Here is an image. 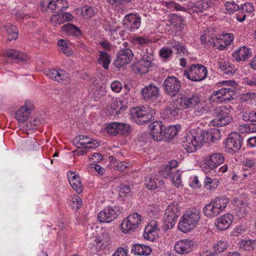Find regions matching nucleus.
<instances>
[{
  "label": "nucleus",
  "mask_w": 256,
  "mask_h": 256,
  "mask_svg": "<svg viewBox=\"0 0 256 256\" xmlns=\"http://www.w3.org/2000/svg\"><path fill=\"white\" fill-rule=\"evenodd\" d=\"M152 56H150L149 60H146L142 58L139 61L138 63L136 65V70L137 72L140 74H146L148 72L150 68L153 64L152 62Z\"/></svg>",
  "instance_id": "473e14b6"
},
{
  "label": "nucleus",
  "mask_w": 256,
  "mask_h": 256,
  "mask_svg": "<svg viewBox=\"0 0 256 256\" xmlns=\"http://www.w3.org/2000/svg\"><path fill=\"white\" fill-rule=\"evenodd\" d=\"M68 178L70 184L78 193L82 191V185L80 176L74 172H70L68 173Z\"/></svg>",
  "instance_id": "c85d7f7f"
},
{
  "label": "nucleus",
  "mask_w": 256,
  "mask_h": 256,
  "mask_svg": "<svg viewBox=\"0 0 256 256\" xmlns=\"http://www.w3.org/2000/svg\"><path fill=\"white\" fill-rule=\"evenodd\" d=\"M166 92L171 96H174L179 92L181 88L180 80L174 76H168L164 82Z\"/></svg>",
  "instance_id": "2eb2a0df"
},
{
  "label": "nucleus",
  "mask_w": 256,
  "mask_h": 256,
  "mask_svg": "<svg viewBox=\"0 0 256 256\" xmlns=\"http://www.w3.org/2000/svg\"><path fill=\"white\" fill-rule=\"evenodd\" d=\"M130 192L131 190L129 186L122 185L119 191V196L121 198H124L130 195Z\"/></svg>",
  "instance_id": "0e129e2a"
},
{
  "label": "nucleus",
  "mask_w": 256,
  "mask_h": 256,
  "mask_svg": "<svg viewBox=\"0 0 256 256\" xmlns=\"http://www.w3.org/2000/svg\"><path fill=\"white\" fill-rule=\"evenodd\" d=\"M127 102L115 100L111 104L112 114H118L122 112L126 108Z\"/></svg>",
  "instance_id": "f704fd0d"
},
{
  "label": "nucleus",
  "mask_w": 256,
  "mask_h": 256,
  "mask_svg": "<svg viewBox=\"0 0 256 256\" xmlns=\"http://www.w3.org/2000/svg\"><path fill=\"white\" fill-rule=\"evenodd\" d=\"M179 214L177 203L173 202L168 206L164 216V224L166 230L171 229L174 226Z\"/></svg>",
  "instance_id": "0eeeda50"
},
{
  "label": "nucleus",
  "mask_w": 256,
  "mask_h": 256,
  "mask_svg": "<svg viewBox=\"0 0 256 256\" xmlns=\"http://www.w3.org/2000/svg\"><path fill=\"white\" fill-rule=\"evenodd\" d=\"M202 99L201 96L198 94L192 95H183L180 98L174 102V108H168L165 110V114L168 118H172L178 114V110L186 108H194Z\"/></svg>",
  "instance_id": "f257e3e1"
},
{
  "label": "nucleus",
  "mask_w": 256,
  "mask_h": 256,
  "mask_svg": "<svg viewBox=\"0 0 256 256\" xmlns=\"http://www.w3.org/2000/svg\"><path fill=\"white\" fill-rule=\"evenodd\" d=\"M62 32L72 36H78L81 34L80 28L73 24L68 23L62 27Z\"/></svg>",
  "instance_id": "e433bc0d"
},
{
  "label": "nucleus",
  "mask_w": 256,
  "mask_h": 256,
  "mask_svg": "<svg viewBox=\"0 0 256 256\" xmlns=\"http://www.w3.org/2000/svg\"><path fill=\"white\" fill-rule=\"evenodd\" d=\"M152 248L148 245L136 244L132 246V252L138 256H149L152 252Z\"/></svg>",
  "instance_id": "2f4dec72"
},
{
  "label": "nucleus",
  "mask_w": 256,
  "mask_h": 256,
  "mask_svg": "<svg viewBox=\"0 0 256 256\" xmlns=\"http://www.w3.org/2000/svg\"><path fill=\"white\" fill-rule=\"evenodd\" d=\"M144 218L137 212L133 213L124 218L121 224L123 233L127 234L136 229L143 221Z\"/></svg>",
  "instance_id": "1a4fd4ad"
},
{
  "label": "nucleus",
  "mask_w": 256,
  "mask_h": 256,
  "mask_svg": "<svg viewBox=\"0 0 256 256\" xmlns=\"http://www.w3.org/2000/svg\"><path fill=\"white\" fill-rule=\"evenodd\" d=\"M234 38L232 34L226 33L216 38L215 39L212 38L214 46L216 49L224 50L226 49L228 45H230L233 42Z\"/></svg>",
  "instance_id": "dca6fc26"
},
{
  "label": "nucleus",
  "mask_w": 256,
  "mask_h": 256,
  "mask_svg": "<svg viewBox=\"0 0 256 256\" xmlns=\"http://www.w3.org/2000/svg\"><path fill=\"white\" fill-rule=\"evenodd\" d=\"M5 55L8 58L19 60L24 61L28 59V56L26 54L12 49L7 50Z\"/></svg>",
  "instance_id": "ea45409f"
},
{
  "label": "nucleus",
  "mask_w": 256,
  "mask_h": 256,
  "mask_svg": "<svg viewBox=\"0 0 256 256\" xmlns=\"http://www.w3.org/2000/svg\"><path fill=\"white\" fill-rule=\"evenodd\" d=\"M206 68L202 64H192L185 70L184 75L194 82H199L204 80L207 76Z\"/></svg>",
  "instance_id": "423d86ee"
},
{
  "label": "nucleus",
  "mask_w": 256,
  "mask_h": 256,
  "mask_svg": "<svg viewBox=\"0 0 256 256\" xmlns=\"http://www.w3.org/2000/svg\"><path fill=\"white\" fill-rule=\"evenodd\" d=\"M46 76L58 82H66L70 80V75L64 70L46 68L44 70Z\"/></svg>",
  "instance_id": "f8f14e48"
},
{
  "label": "nucleus",
  "mask_w": 256,
  "mask_h": 256,
  "mask_svg": "<svg viewBox=\"0 0 256 256\" xmlns=\"http://www.w3.org/2000/svg\"><path fill=\"white\" fill-rule=\"evenodd\" d=\"M131 130V126L130 124L123 123L118 122V134L122 135H128Z\"/></svg>",
  "instance_id": "8fccbe9b"
},
{
  "label": "nucleus",
  "mask_w": 256,
  "mask_h": 256,
  "mask_svg": "<svg viewBox=\"0 0 256 256\" xmlns=\"http://www.w3.org/2000/svg\"><path fill=\"white\" fill-rule=\"evenodd\" d=\"M242 140L238 132H232L226 140V146L228 149L236 152L241 148Z\"/></svg>",
  "instance_id": "4be33fe9"
},
{
  "label": "nucleus",
  "mask_w": 256,
  "mask_h": 256,
  "mask_svg": "<svg viewBox=\"0 0 256 256\" xmlns=\"http://www.w3.org/2000/svg\"><path fill=\"white\" fill-rule=\"evenodd\" d=\"M160 208L156 204H152L148 206L147 211L149 214V215L153 216L154 218L155 216L157 215V214L160 212Z\"/></svg>",
  "instance_id": "680f3d73"
},
{
  "label": "nucleus",
  "mask_w": 256,
  "mask_h": 256,
  "mask_svg": "<svg viewBox=\"0 0 256 256\" xmlns=\"http://www.w3.org/2000/svg\"><path fill=\"white\" fill-rule=\"evenodd\" d=\"M32 106L31 104L26 101L25 104L21 106L16 112L15 118L19 123H24L28 118L31 112Z\"/></svg>",
  "instance_id": "a878e982"
},
{
  "label": "nucleus",
  "mask_w": 256,
  "mask_h": 256,
  "mask_svg": "<svg viewBox=\"0 0 256 256\" xmlns=\"http://www.w3.org/2000/svg\"><path fill=\"white\" fill-rule=\"evenodd\" d=\"M228 246V244L226 242L220 240L214 245V248L216 253L220 254L224 252Z\"/></svg>",
  "instance_id": "864d4df0"
},
{
  "label": "nucleus",
  "mask_w": 256,
  "mask_h": 256,
  "mask_svg": "<svg viewBox=\"0 0 256 256\" xmlns=\"http://www.w3.org/2000/svg\"><path fill=\"white\" fill-rule=\"evenodd\" d=\"M201 217L200 210L192 208L186 210L180 218L178 225V230L186 232L194 229L198 224Z\"/></svg>",
  "instance_id": "f03ea898"
},
{
  "label": "nucleus",
  "mask_w": 256,
  "mask_h": 256,
  "mask_svg": "<svg viewBox=\"0 0 256 256\" xmlns=\"http://www.w3.org/2000/svg\"><path fill=\"white\" fill-rule=\"evenodd\" d=\"M204 141L202 130L198 132L193 130L187 134L182 146L187 152L192 153L202 146Z\"/></svg>",
  "instance_id": "20e7f679"
},
{
  "label": "nucleus",
  "mask_w": 256,
  "mask_h": 256,
  "mask_svg": "<svg viewBox=\"0 0 256 256\" xmlns=\"http://www.w3.org/2000/svg\"><path fill=\"white\" fill-rule=\"evenodd\" d=\"M142 95L148 102H153L159 96V88L152 84H150L141 90Z\"/></svg>",
  "instance_id": "aec40b11"
},
{
  "label": "nucleus",
  "mask_w": 256,
  "mask_h": 256,
  "mask_svg": "<svg viewBox=\"0 0 256 256\" xmlns=\"http://www.w3.org/2000/svg\"><path fill=\"white\" fill-rule=\"evenodd\" d=\"M228 202V198L225 196L216 197L204 208L203 213L207 218L215 217L225 210Z\"/></svg>",
  "instance_id": "7ed1b4c3"
},
{
  "label": "nucleus",
  "mask_w": 256,
  "mask_h": 256,
  "mask_svg": "<svg viewBox=\"0 0 256 256\" xmlns=\"http://www.w3.org/2000/svg\"><path fill=\"white\" fill-rule=\"evenodd\" d=\"M234 94V92L232 88H222L214 92L212 95V98L216 102H222L232 100Z\"/></svg>",
  "instance_id": "ddd939ff"
},
{
  "label": "nucleus",
  "mask_w": 256,
  "mask_h": 256,
  "mask_svg": "<svg viewBox=\"0 0 256 256\" xmlns=\"http://www.w3.org/2000/svg\"><path fill=\"white\" fill-rule=\"evenodd\" d=\"M240 247L246 250H252L256 249V240H242L238 242Z\"/></svg>",
  "instance_id": "79ce46f5"
},
{
  "label": "nucleus",
  "mask_w": 256,
  "mask_h": 256,
  "mask_svg": "<svg viewBox=\"0 0 256 256\" xmlns=\"http://www.w3.org/2000/svg\"><path fill=\"white\" fill-rule=\"evenodd\" d=\"M78 12H80L85 18H90L96 13V10L92 7L85 6L77 9Z\"/></svg>",
  "instance_id": "c03bdc74"
},
{
  "label": "nucleus",
  "mask_w": 256,
  "mask_h": 256,
  "mask_svg": "<svg viewBox=\"0 0 256 256\" xmlns=\"http://www.w3.org/2000/svg\"><path fill=\"white\" fill-rule=\"evenodd\" d=\"M124 24L126 28L131 32L137 30L140 26V16L138 14L126 15L124 20Z\"/></svg>",
  "instance_id": "6ab92c4d"
},
{
  "label": "nucleus",
  "mask_w": 256,
  "mask_h": 256,
  "mask_svg": "<svg viewBox=\"0 0 256 256\" xmlns=\"http://www.w3.org/2000/svg\"><path fill=\"white\" fill-rule=\"evenodd\" d=\"M134 92L132 90H130V88L126 89L124 94V98L125 99L124 102H127V103L128 102H131L134 98Z\"/></svg>",
  "instance_id": "69168bd1"
},
{
  "label": "nucleus",
  "mask_w": 256,
  "mask_h": 256,
  "mask_svg": "<svg viewBox=\"0 0 256 256\" xmlns=\"http://www.w3.org/2000/svg\"><path fill=\"white\" fill-rule=\"evenodd\" d=\"M234 204L236 206V212L237 216L240 218H243L247 215L250 210V203L244 199L242 200L236 198L234 200Z\"/></svg>",
  "instance_id": "412c9836"
},
{
  "label": "nucleus",
  "mask_w": 256,
  "mask_h": 256,
  "mask_svg": "<svg viewBox=\"0 0 256 256\" xmlns=\"http://www.w3.org/2000/svg\"><path fill=\"white\" fill-rule=\"evenodd\" d=\"M216 84L218 87L231 88L233 90L236 88L237 85L236 81L231 80L219 82Z\"/></svg>",
  "instance_id": "6e6d98bb"
},
{
  "label": "nucleus",
  "mask_w": 256,
  "mask_h": 256,
  "mask_svg": "<svg viewBox=\"0 0 256 256\" xmlns=\"http://www.w3.org/2000/svg\"><path fill=\"white\" fill-rule=\"evenodd\" d=\"M4 30L6 31L8 40L9 41L16 40L18 38V30L16 26L11 24H6L4 26Z\"/></svg>",
  "instance_id": "4c0bfd02"
},
{
  "label": "nucleus",
  "mask_w": 256,
  "mask_h": 256,
  "mask_svg": "<svg viewBox=\"0 0 256 256\" xmlns=\"http://www.w3.org/2000/svg\"><path fill=\"white\" fill-rule=\"evenodd\" d=\"M216 118L210 120L209 125L222 126L228 124L233 120L232 118L230 116V110L226 106L217 108L215 110Z\"/></svg>",
  "instance_id": "6e6552de"
},
{
  "label": "nucleus",
  "mask_w": 256,
  "mask_h": 256,
  "mask_svg": "<svg viewBox=\"0 0 256 256\" xmlns=\"http://www.w3.org/2000/svg\"><path fill=\"white\" fill-rule=\"evenodd\" d=\"M118 208L108 206L104 208L98 215V220L100 222L110 223L118 216Z\"/></svg>",
  "instance_id": "4468645a"
},
{
  "label": "nucleus",
  "mask_w": 256,
  "mask_h": 256,
  "mask_svg": "<svg viewBox=\"0 0 256 256\" xmlns=\"http://www.w3.org/2000/svg\"><path fill=\"white\" fill-rule=\"evenodd\" d=\"M133 54L130 48L120 50L117 54V60L115 62L116 67L121 68L130 63L132 58Z\"/></svg>",
  "instance_id": "a211bd4d"
},
{
  "label": "nucleus",
  "mask_w": 256,
  "mask_h": 256,
  "mask_svg": "<svg viewBox=\"0 0 256 256\" xmlns=\"http://www.w3.org/2000/svg\"><path fill=\"white\" fill-rule=\"evenodd\" d=\"M73 19L74 16L70 13L64 12L53 15L50 18V22L53 26H57L66 21H70Z\"/></svg>",
  "instance_id": "7c9ffc66"
},
{
  "label": "nucleus",
  "mask_w": 256,
  "mask_h": 256,
  "mask_svg": "<svg viewBox=\"0 0 256 256\" xmlns=\"http://www.w3.org/2000/svg\"><path fill=\"white\" fill-rule=\"evenodd\" d=\"M110 240V237L109 234L107 232H104L102 233L100 236L95 239V242L98 248L101 250H104L107 247Z\"/></svg>",
  "instance_id": "c9c22d12"
},
{
  "label": "nucleus",
  "mask_w": 256,
  "mask_h": 256,
  "mask_svg": "<svg viewBox=\"0 0 256 256\" xmlns=\"http://www.w3.org/2000/svg\"><path fill=\"white\" fill-rule=\"evenodd\" d=\"M163 178L164 177L157 175L152 176L146 184V187L149 189L153 190L160 186L164 183Z\"/></svg>",
  "instance_id": "72a5a7b5"
},
{
  "label": "nucleus",
  "mask_w": 256,
  "mask_h": 256,
  "mask_svg": "<svg viewBox=\"0 0 256 256\" xmlns=\"http://www.w3.org/2000/svg\"><path fill=\"white\" fill-rule=\"evenodd\" d=\"M234 219L232 214L229 213L225 214L216 220V226L220 230H226L232 224Z\"/></svg>",
  "instance_id": "393cba45"
},
{
  "label": "nucleus",
  "mask_w": 256,
  "mask_h": 256,
  "mask_svg": "<svg viewBox=\"0 0 256 256\" xmlns=\"http://www.w3.org/2000/svg\"><path fill=\"white\" fill-rule=\"evenodd\" d=\"M157 224L155 221L148 224L144 228V237L150 241H154L157 236Z\"/></svg>",
  "instance_id": "c756f323"
},
{
  "label": "nucleus",
  "mask_w": 256,
  "mask_h": 256,
  "mask_svg": "<svg viewBox=\"0 0 256 256\" xmlns=\"http://www.w3.org/2000/svg\"><path fill=\"white\" fill-rule=\"evenodd\" d=\"M99 54L98 63L102 65L105 69H108L111 61L110 56L104 50H99Z\"/></svg>",
  "instance_id": "a19ab883"
},
{
  "label": "nucleus",
  "mask_w": 256,
  "mask_h": 256,
  "mask_svg": "<svg viewBox=\"0 0 256 256\" xmlns=\"http://www.w3.org/2000/svg\"><path fill=\"white\" fill-rule=\"evenodd\" d=\"M150 135L154 141H160L164 137L165 126L160 121H154L148 126Z\"/></svg>",
  "instance_id": "f3484780"
},
{
  "label": "nucleus",
  "mask_w": 256,
  "mask_h": 256,
  "mask_svg": "<svg viewBox=\"0 0 256 256\" xmlns=\"http://www.w3.org/2000/svg\"><path fill=\"white\" fill-rule=\"evenodd\" d=\"M219 181L217 178H212L208 176H206L204 179V187L210 190H215L218 186Z\"/></svg>",
  "instance_id": "a18cd8bd"
},
{
  "label": "nucleus",
  "mask_w": 256,
  "mask_h": 256,
  "mask_svg": "<svg viewBox=\"0 0 256 256\" xmlns=\"http://www.w3.org/2000/svg\"><path fill=\"white\" fill-rule=\"evenodd\" d=\"M180 128V126H170L166 128H165L164 137L168 139L173 138L178 134Z\"/></svg>",
  "instance_id": "49530a36"
},
{
  "label": "nucleus",
  "mask_w": 256,
  "mask_h": 256,
  "mask_svg": "<svg viewBox=\"0 0 256 256\" xmlns=\"http://www.w3.org/2000/svg\"><path fill=\"white\" fill-rule=\"evenodd\" d=\"M226 9L229 14H232L238 9V6L234 2H227L225 4Z\"/></svg>",
  "instance_id": "13d9d810"
},
{
  "label": "nucleus",
  "mask_w": 256,
  "mask_h": 256,
  "mask_svg": "<svg viewBox=\"0 0 256 256\" xmlns=\"http://www.w3.org/2000/svg\"><path fill=\"white\" fill-rule=\"evenodd\" d=\"M60 50L67 56L72 54V51L68 48L67 42L64 40H60L58 42Z\"/></svg>",
  "instance_id": "de8ad7c7"
},
{
  "label": "nucleus",
  "mask_w": 256,
  "mask_h": 256,
  "mask_svg": "<svg viewBox=\"0 0 256 256\" xmlns=\"http://www.w3.org/2000/svg\"><path fill=\"white\" fill-rule=\"evenodd\" d=\"M212 4V0H201L193 7L192 10L198 13L206 10Z\"/></svg>",
  "instance_id": "58836bf2"
},
{
  "label": "nucleus",
  "mask_w": 256,
  "mask_h": 256,
  "mask_svg": "<svg viewBox=\"0 0 256 256\" xmlns=\"http://www.w3.org/2000/svg\"><path fill=\"white\" fill-rule=\"evenodd\" d=\"M112 256H128V251L123 248H118Z\"/></svg>",
  "instance_id": "774afa93"
},
{
  "label": "nucleus",
  "mask_w": 256,
  "mask_h": 256,
  "mask_svg": "<svg viewBox=\"0 0 256 256\" xmlns=\"http://www.w3.org/2000/svg\"><path fill=\"white\" fill-rule=\"evenodd\" d=\"M194 114L197 116H200L206 114L208 110L206 102L202 98L194 107Z\"/></svg>",
  "instance_id": "37998d69"
},
{
  "label": "nucleus",
  "mask_w": 256,
  "mask_h": 256,
  "mask_svg": "<svg viewBox=\"0 0 256 256\" xmlns=\"http://www.w3.org/2000/svg\"><path fill=\"white\" fill-rule=\"evenodd\" d=\"M240 130L242 133H252L256 132V124L249 123L240 126Z\"/></svg>",
  "instance_id": "09e8293b"
},
{
  "label": "nucleus",
  "mask_w": 256,
  "mask_h": 256,
  "mask_svg": "<svg viewBox=\"0 0 256 256\" xmlns=\"http://www.w3.org/2000/svg\"><path fill=\"white\" fill-rule=\"evenodd\" d=\"M82 200L78 196H74L70 202L71 208L75 210H78L82 206Z\"/></svg>",
  "instance_id": "3c124183"
},
{
  "label": "nucleus",
  "mask_w": 256,
  "mask_h": 256,
  "mask_svg": "<svg viewBox=\"0 0 256 256\" xmlns=\"http://www.w3.org/2000/svg\"><path fill=\"white\" fill-rule=\"evenodd\" d=\"M150 40L148 38L140 36H135L132 39V42L134 44L144 45L148 44Z\"/></svg>",
  "instance_id": "e2e57ef3"
},
{
  "label": "nucleus",
  "mask_w": 256,
  "mask_h": 256,
  "mask_svg": "<svg viewBox=\"0 0 256 256\" xmlns=\"http://www.w3.org/2000/svg\"><path fill=\"white\" fill-rule=\"evenodd\" d=\"M193 242L188 239H184L178 242L174 248L178 254H183L190 252L192 248Z\"/></svg>",
  "instance_id": "bb28decb"
},
{
  "label": "nucleus",
  "mask_w": 256,
  "mask_h": 256,
  "mask_svg": "<svg viewBox=\"0 0 256 256\" xmlns=\"http://www.w3.org/2000/svg\"><path fill=\"white\" fill-rule=\"evenodd\" d=\"M106 130L111 136L118 134V122H114L109 124L106 127Z\"/></svg>",
  "instance_id": "4d7b16f0"
},
{
  "label": "nucleus",
  "mask_w": 256,
  "mask_h": 256,
  "mask_svg": "<svg viewBox=\"0 0 256 256\" xmlns=\"http://www.w3.org/2000/svg\"><path fill=\"white\" fill-rule=\"evenodd\" d=\"M110 88L114 92H119L122 88V85L120 82L115 80L111 83Z\"/></svg>",
  "instance_id": "338daca9"
},
{
  "label": "nucleus",
  "mask_w": 256,
  "mask_h": 256,
  "mask_svg": "<svg viewBox=\"0 0 256 256\" xmlns=\"http://www.w3.org/2000/svg\"><path fill=\"white\" fill-rule=\"evenodd\" d=\"M172 52V48L164 47L160 50L159 54L161 58H166L171 56Z\"/></svg>",
  "instance_id": "bf43d9fd"
},
{
  "label": "nucleus",
  "mask_w": 256,
  "mask_h": 256,
  "mask_svg": "<svg viewBox=\"0 0 256 256\" xmlns=\"http://www.w3.org/2000/svg\"><path fill=\"white\" fill-rule=\"evenodd\" d=\"M242 118L244 121L256 122V112H244Z\"/></svg>",
  "instance_id": "052dcab7"
},
{
  "label": "nucleus",
  "mask_w": 256,
  "mask_h": 256,
  "mask_svg": "<svg viewBox=\"0 0 256 256\" xmlns=\"http://www.w3.org/2000/svg\"><path fill=\"white\" fill-rule=\"evenodd\" d=\"M130 114L136 124H142L152 120L155 110L148 106H141L132 108Z\"/></svg>",
  "instance_id": "39448f33"
},
{
  "label": "nucleus",
  "mask_w": 256,
  "mask_h": 256,
  "mask_svg": "<svg viewBox=\"0 0 256 256\" xmlns=\"http://www.w3.org/2000/svg\"><path fill=\"white\" fill-rule=\"evenodd\" d=\"M252 54V52L250 48L243 46L236 50L232 54V56L236 62L245 61L249 58Z\"/></svg>",
  "instance_id": "cd10ccee"
},
{
  "label": "nucleus",
  "mask_w": 256,
  "mask_h": 256,
  "mask_svg": "<svg viewBox=\"0 0 256 256\" xmlns=\"http://www.w3.org/2000/svg\"><path fill=\"white\" fill-rule=\"evenodd\" d=\"M178 165V162L174 160L169 162L168 164L164 168V173L162 174L164 178H167L172 172V168H176Z\"/></svg>",
  "instance_id": "603ef678"
},
{
  "label": "nucleus",
  "mask_w": 256,
  "mask_h": 256,
  "mask_svg": "<svg viewBox=\"0 0 256 256\" xmlns=\"http://www.w3.org/2000/svg\"><path fill=\"white\" fill-rule=\"evenodd\" d=\"M224 161L222 154L220 153H214L208 156L205 160L206 166L211 170L216 168Z\"/></svg>",
  "instance_id": "5701e85b"
},
{
  "label": "nucleus",
  "mask_w": 256,
  "mask_h": 256,
  "mask_svg": "<svg viewBox=\"0 0 256 256\" xmlns=\"http://www.w3.org/2000/svg\"><path fill=\"white\" fill-rule=\"evenodd\" d=\"M41 6L43 10L56 12L65 10L69 5L66 0H42Z\"/></svg>",
  "instance_id": "9d476101"
},
{
  "label": "nucleus",
  "mask_w": 256,
  "mask_h": 256,
  "mask_svg": "<svg viewBox=\"0 0 256 256\" xmlns=\"http://www.w3.org/2000/svg\"><path fill=\"white\" fill-rule=\"evenodd\" d=\"M73 142L74 144L80 148H95L100 146L97 140L84 135L76 136Z\"/></svg>",
  "instance_id": "9b49d317"
},
{
  "label": "nucleus",
  "mask_w": 256,
  "mask_h": 256,
  "mask_svg": "<svg viewBox=\"0 0 256 256\" xmlns=\"http://www.w3.org/2000/svg\"><path fill=\"white\" fill-rule=\"evenodd\" d=\"M216 63L219 70L227 76H232L236 71V69L230 63L228 58H220L218 59Z\"/></svg>",
  "instance_id": "b1692460"
},
{
  "label": "nucleus",
  "mask_w": 256,
  "mask_h": 256,
  "mask_svg": "<svg viewBox=\"0 0 256 256\" xmlns=\"http://www.w3.org/2000/svg\"><path fill=\"white\" fill-rule=\"evenodd\" d=\"M181 174L179 170H176L172 174V183L177 188H180L182 186L181 180Z\"/></svg>",
  "instance_id": "5fc2aeb1"
}]
</instances>
